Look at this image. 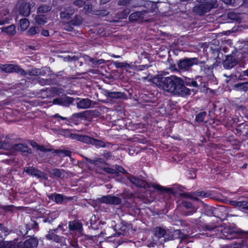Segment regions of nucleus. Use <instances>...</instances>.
<instances>
[{
    "label": "nucleus",
    "instance_id": "nucleus-29",
    "mask_svg": "<svg viewBox=\"0 0 248 248\" xmlns=\"http://www.w3.org/2000/svg\"><path fill=\"white\" fill-rule=\"evenodd\" d=\"M200 3H206L217 7L218 4L217 0H197Z\"/></svg>",
    "mask_w": 248,
    "mask_h": 248
},
{
    "label": "nucleus",
    "instance_id": "nucleus-12",
    "mask_svg": "<svg viewBox=\"0 0 248 248\" xmlns=\"http://www.w3.org/2000/svg\"><path fill=\"white\" fill-rule=\"evenodd\" d=\"M57 229H58L50 230L48 232V233L46 235L47 239L53 240L56 243H61L62 240V237L55 233V232H56Z\"/></svg>",
    "mask_w": 248,
    "mask_h": 248
},
{
    "label": "nucleus",
    "instance_id": "nucleus-27",
    "mask_svg": "<svg viewBox=\"0 0 248 248\" xmlns=\"http://www.w3.org/2000/svg\"><path fill=\"white\" fill-rule=\"evenodd\" d=\"M153 186L159 191H163L164 192L166 193H172L173 189L171 188H164L161 186H160L158 185H154Z\"/></svg>",
    "mask_w": 248,
    "mask_h": 248
},
{
    "label": "nucleus",
    "instance_id": "nucleus-55",
    "mask_svg": "<svg viewBox=\"0 0 248 248\" xmlns=\"http://www.w3.org/2000/svg\"><path fill=\"white\" fill-rule=\"evenodd\" d=\"M109 12L105 10H100L97 12L96 15L105 16L108 15Z\"/></svg>",
    "mask_w": 248,
    "mask_h": 248
},
{
    "label": "nucleus",
    "instance_id": "nucleus-16",
    "mask_svg": "<svg viewBox=\"0 0 248 248\" xmlns=\"http://www.w3.org/2000/svg\"><path fill=\"white\" fill-rule=\"evenodd\" d=\"M91 103L92 101L89 99H83L78 103L77 107L82 108H88L91 106Z\"/></svg>",
    "mask_w": 248,
    "mask_h": 248
},
{
    "label": "nucleus",
    "instance_id": "nucleus-54",
    "mask_svg": "<svg viewBox=\"0 0 248 248\" xmlns=\"http://www.w3.org/2000/svg\"><path fill=\"white\" fill-rule=\"evenodd\" d=\"M84 2L82 0H76L74 2V4L76 6L81 7L84 4Z\"/></svg>",
    "mask_w": 248,
    "mask_h": 248
},
{
    "label": "nucleus",
    "instance_id": "nucleus-26",
    "mask_svg": "<svg viewBox=\"0 0 248 248\" xmlns=\"http://www.w3.org/2000/svg\"><path fill=\"white\" fill-rule=\"evenodd\" d=\"M30 22L26 18H23L20 20V26L22 30H25L29 26Z\"/></svg>",
    "mask_w": 248,
    "mask_h": 248
},
{
    "label": "nucleus",
    "instance_id": "nucleus-18",
    "mask_svg": "<svg viewBox=\"0 0 248 248\" xmlns=\"http://www.w3.org/2000/svg\"><path fill=\"white\" fill-rule=\"evenodd\" d=\"M234 88L239 91L247 92L248 91V82L235 84L234 85Z\"/></svg>",
    "mask_w": 248,
    "mask_h": 248
},
{
    "label": "nucleus",
    "instance_id": "nucleus-41",
    "mask_svg": "<svg viewBox=\"0 0 248 248\" xmlns=\"http://www.w3.org/2000/svg\"><path fill=\"white\" fill-rule=\"evenodd\" d=\"M181 204L186 209H192L193 207L191 202L186 201H182Z\"/></svg>",
    "mask_w": 248,
    "mask_h": 248
},
{
    "label": "nucleus",
    "instance_id": "nucleus-57",
    "mask_svg": "<svg viewBox=\"0 0 248 248\" xmlns=\"http://www.w3.org/2000/svg\"><path fill=\"white\" fill-rule=\"evenodd\" d=\"M38 149L42 152H49V151L53 150V149H46L45 148V147H44L43 146H40V145H39V146H38Z\"/></svg>",
    "mask_w": 248,
    "mask_h": 248
},
{
    "label": "nucleus",
    "instance_id": "nucleus-32",
    "mask_svg": "<svg viewBox=\"0 0 248 248\" xmlns=\"http://www.w3.org/2000/svg\"><path fill=\"white\" fill-rule=\"evenodd\" d=\"M93 138H92L87 136H81L80 138H79V141L82 142L88 143L92 144V140H93Z\"/></svg>",
    "mask_w": 248,
    "mask_h": 248
},
{
    "label": "nucleus",
    "instance_id": "nucleus-44",
    "mask_svg": "<svg viewBox=\"0 0 248 248\" xmlns=\"http://www.w3.org/2000/svg\"><path fill=\"white\" fill-rule=\"evenodd\" d=\"M55 200L57 203H61L63 201V196L61 194L55 195Z\"/></svg>",
    "mask_w": 248,
    "mask_h": 248
},
{
    "label": "nucleus",
    "instance_id": "nucleus-58",
    "mask_svg": "<svg viewBox=\"0 0 248 248\" xmlns=\"http://www.w3.org/2000/svg\"><path fill=\"white\" fill-rule=\"evenodd\" d=\"M91 114V116L92 118L94 117H97L99 116V112L96 110H89Z\"/></svg>",
    "mask_w": 248,
    "mask_h": 248
},
{
    "label": "nucleus",
    "instance_id": "nucleus-23",
    "mask_svg": "<svg viewBox=\"0 0 248 248\" xmlns=\"http://www.w3.org/2000/svg\"><path fill=\"white\" fill-rule=\"evenodd\" d=\"M227 17L229 19L232 20H235L238 22H240L241 19L240 15L233 12H229L227 14Z\"/></svg>",
    "mask_w": 248,
    "mask_h": 248
},
{
    "label": "nucleus",
    "instance_id": "nucleus-38",
    "mask_svg": "<svg viewBox=\"0 0 248 248\" xmlns=\"http://www.w3.org/2000/svg\"><path fill=\"white\" fill-rule=\"evenodd\" d=\"M54 152L57 154L59 153H62L65 156H67L69 157H70L71 155L72 152L68 150H55L54 151Z\"/></svg>",
    "mask_w": 248,
    "mask_h": 248
},
{
    "label": "nucleus",
    "instance_id": "nucleus-9",
    "mask_svg": "<svg viewBox=\"0 0 248 248\" xmlns=\"http://www.w3.org/2000/svg\"><path fill=\"white\" fill-rule=\"evenodd\" d=\"M127 179L137 187H143L144 188L149 187V185L145 181L135 176L130 175L127 177Z\"/></svg>",
    "mask_w": 248,
    "mask_h": 248
},
{
    "label": "nucleus",
    "instance_id": "nucleus-20",
    "mask_svg": "<svg viewBox=\"0 0 248 248\" xmlns=\"http://www.w3.org/2000/svg\"><path fill=\"white\" fill-rule=\"evenodd\" d=\"M0 248H16L12 241H4L0 240Z\"/></svg>",
    "mask_w": 248,
    "mask_h": 248
},
{
    "label": "nucleus",
    "instance_id": "nucleus-4",
    "mask_svg": "<svg viewBox=\"0 0 248 248\" xmlns=\"http://www.w3.org/2000/svg\"><path fill=\"white\" fill-rule=\"evenodd\" d=\"M34 5L33 3H30L21 1L17 2L16 7L20 15L24 16H28L31 14V7H33Z\"/></svg>",
    "mask_w": 248,
    "mask_h": 248
},
{
    "label": "nucleus",
    "instance_id": "nucleus-7",
    "mask_svg": "<svg viewBox=\"0 0 248 248\" xmlns=\"http://www.w3.org/2000/svg\"><path fill=\"white\" fill-rule=\"evenodd\" d=\"M99 202L108 204L117 205L121 203L120 198L110 195L104 196L97 200Z\"/></svg>",
    "mask_w": 248,
    "mask_h": 248
},
{
    "label": "nucleus",
    "instance_id": "nucleus-13",
    "mask_svg": "<svg viewBox=\"0 0 248 248\" xmlns=\"http://www.w3.org/2000/svg\"><path fill=\"white\" fill-rule=\"evenodd\" d=\"M75 13V10L70 7L64 8L63 11L60 12V17L61 18L68 19Z\"/></svg>",
    "mask_w": 248,
    "mask_h": 248
},
{
    "label": "nucleus",
    "instance_id": "nucleus-51",
    "mask_svg": "<svg viewBox=\"0 0 248 248\" xmlns=\"http://www.w3.org/2000/svg\"><path fill=\"white\" fill-rule=\"evenodd\" d=\"M89 110H87L84 111V116L85 119L87 121H90L91 119H92V117L91 115Z\"/></svg>",
    "mask_w": 248,
    "mask_h": 248
},
{
    "label": "nucleus",
    "instance_id": "nucleus-11",
    "mask_svg": "<svg viewBox=\"0 0 248 248\" xmlns=\"http://www.w3.org/2000/svg\"><path fill=\"white\" fill-rule=\"evenodd\" d=\"M37 241L36 239L31 238L25 241L24 243H19L18 248H36Z\"/></svg>",
    "mask_w": 248,
    "mask_h": 248
},
{
    "label": "nucleus",
    "instance_id": "nucleus-25",
    "mask_svg": "<svg viewBox=\"0 0 248 248\" xmlns=\"http://www.w3.org/2000/svg\"><path fill=\"white\" fill-rule=\"evenodd\" d=\"M129 13V9H124L121 12L118 13L116 14V17L118 19H124Z\"/></svg>",
    "mask_w": 248,
    "mask_h": 248
},
{
    "label": "nucleus",
    "instance_id": "nucleus-59",
    "mask_svg": "<svg viewBox=\"0 0 248 248\" xmlns=\"http://www.w3.org/2000/svg\"><path fill=\"white\" fill-rule=\"evenodd\" d=\"M65 59L69 61H76L78 60V57L77 56H74L73 57L68 56V57H66V58H65Z\"/></svg>",
    "mask_w": 248,
    "mask_h": 248
},
{
    "label": "nucleus",
    "instance_id": "nucleus-50",
    "mask_svg": "<svg viewBox=\"0 0 248 248\" xmlns=\"http://www.w3.org/2000/svg\"><path fill=\"white\" fill-rule=\"evenodd\" d=\"M116 67H124L127 68L130 66V65L127 63H123V62H118L116 63Z\"/></svg>",
    "mask_w": 248,
    "mask_h": 248
},
{
    "label": "nucleus",
    "instance_id": "nucleus-28",
    "mask_svg": "<svg viewBox=\"0 0 248 248\" xmlns=\"http://www.w3.org/2000/svg\"><path fill=\"white\" fill-rule=\"evenodd\" d=\"M95 216H93L90 220V224L92 228L93 229H98L101 221L98 222L95 220Z\"/></svg>",
    "mask_w": 248,
    "mask_h": 248
},
{
    "label": "nucleus",
    "instance_id": "nucleus-21",
    "mask_svg": "<svg viewBox=\"0 0 248 248\" xmlns=\"http://www.w3.org/2000/svg\"><path fill=\"white\" fill-rule=\"evenodd\" d=\"M45 16L43 15H37L35 17L36 23L40 25H44L47 22Z\"/></svg>",
    "mask_w": 248,
    "mask_h": 248
},
{
    "label": "nucleus",
    "instance_id": "nucleus-30",
    "mask_svg": "<svg viewBox=\"0 0 248 248\" xmlns=\"http://www.w3.org/2000/svg\"><path fill=\"white\" fill-rule=\"evenodd\" d=\"M51 9V6L49 5H41L38 8V12L39 13H45L48 11H50Z\"/></svg>",
    "mask_w": 248,
    "mask_h": 248
},
{
    "label": "nucleus",
    "instance_id": "nucleus-56",
    "mask_svg": "<svg viewBox=\"0 0 248 248\" xmlns=\"http://www.w3.org/2000/svg\"><path fill=\"white\" fill-rule=\"evenodd\" d=\"M75 117L78 118H84V111L80 113H77L74 115Z\"/></svg>",
    "mask_w": 248,
    "mask_h": 248
},
{
    "label": "nucleus",
    "instance_id": "nucleus-60",
    "mask_svg": "<svg viewBox=\"0 0 248 248\" xmlns=\"http://www.w3.org/2000/svg\"><path fill=\"white\" fill-rule=\"evenodd\" d=\"M50 91L51 93H53L58 94L60 93L59 89L56 87L51 88Z\"/></svg>",
    "mask_w": 248,
    "mask_h": 248
},
{
    "label": "nucleus",
    "instance_id": "nucleus-42",
    "mask_svg": "<svg viewBox=\"0 0 248 248\" xmlns=\"http://www.w3.org/2000/svg\"><path fill=\"white\" fill-rule=\"evenodd\" d=\"M69 228L71 230H78L80 229V226L79 224H75L73 222L69 223Z\"/></svg>",
    "mask_w": 248,
    "mask_h": 248
},
{
    "label": "nucleus",
    "instance_id": "nucleus-5",
    "mask_svg": "<svg viewBox=\"0 0 248 248\" xmlns=\"http://www.w3.org/2000/svg\"><path fill=\"white\" fill-rule=\"evenodd\" d=\"M0 69L1 71L5 73L16 72L21 75H26L27 73L24 70L20 68L17 65L14 64H2L0 66Z\"/></svg>",
    "mask_w": 248,
    "mask_h": 248
},
{
    "label": "nucleus",
    "instance_id": "nucleus-3",
    "mask_svg": "<svg viewBox=\"0 0 248 248\" xmlns=\"http://www.w3.org/2000/svg\"><path fill=\"white\" fill-rule=\"evenodd\" d=\"M217 7L201 3L197 4L193 8V12L198 16H203L210 12L212 9L217 8Z\"/></svg>",
    "mask_w": 248,
    "mask_h": 248
},
{
    "label": "nucleus",
    "instance_id": "nucleus-2",
    "mask_svg": "<svg viewBox=\"0 0 248 248\" xmlns=\"http://www.w3.org/2000/svg\"><path fill=\"white\" fill-rule=\"evenodd\" d=\"M154 235L155 237L157 239L160 244H163L167 240L173 239V235H177L178 237V240L180 243L186 241L189 236L187 235L181 233L180 230H175L174 234L172 235V237L168 236V234L166 233L165 230L161 227H156L154 231Z\"/></svg>",
    "mask_w": 248,
    "mask_h": 248
},
{
    "label": "nucleus",
    "instance_id": "nucleus-8",
    "mask_svg": "<svg viewBox=\"0 0 248 248\" xmlns=\"http://www.w3.org/2000/svg\"><path fill=\"white\" fill-rule=\"evenodd\" d=\"M24 171L30 175L34 176L37 178H43L46 180L47 179L46 174L34 167H30L25 168Z\"/></svg>",
    "mask_w": 248,
    "mask_h": 248
},
{
    "label": "nucleus",
    "instance_id": "nucleus-62",
    "mask_svg": "<svg viewBox=\"0 0 248 248\" xmlns=\"http://www.w3.org/2000/svg\"><path fill=\"white\" fill-rule=\"evenodd\" d=\"M80 135L75 134H71L70 137L74 139H76L78 140L79 141V138H80Z\"/></svg>",
    "mask_w": 248,
    "mask_h": 248
},
{
    "label": "nucleus",
    "instance_id": "nucleus-35",
    "mask_svg": "<svg viewBox=\"0 0 248 248\" xmlns=\"http://www.w3.org/2000/svg\"><path fill=\"white\" fill-rule=\"evenodd\" d=\"M41 70L39 69H32L29 71L28 74L30 76H38L41 74Z\"/></svg>",
    "mask_w": 248,
    "mask_h": 248
},
{
    "label": "nucleus",
    "instance_id": "nucleus-45",
    "mask_svg": "<svg viewBox=\"0 0 248 248\" xmlns=\"http://www.w3.org/2000/svg\"><path fill=\"white\" fill-rule=\"evenodd\" d=\"M103 170L108 173L109 174H115L116 173L117 170H115V169H111L109 168H104L103 169Z\"/></svg>",
    "mask_w": 248,
    "mask_h": 248
},
{
    "label": "nucleus",
    "instance_id": "nucleus-22",
    "mask_svg": "<svg viewBox=\"0 0 248 248\" xmlns=\"http://www.w3.org/2000/svg\"><path fill=\"white\" fill-rule=\"evenodd\" d=\"M74 99L72 97L67 96H63L61 97V105L68 106L70 104L72 103Z\"/></svg>",
    "mask_w": 248,
    "mask_h": 248
},
{
    "label": "nucleus",
    "instance_id": "nucleus-61",
    "mask_svg": "<svg viewBox=\"0 0 248 248\" xmlns=\"http://www.w3.org/2000/svg\"><path fill=\"white\" fill-rule=\"evenodd\" d=\"M92 5L91 4H87L85 5L84 9L87 12H91L92 11Z\"/></svg>",
    "mask_w": 248,
    "mask_h": 248
},
{
    "label": "nucleus",
    "instance_id": "nucleus-36",
    "mask_svg": "<svg viewBox=\"0 0 248 248\" xmlns=\"http://www.w3.org/2000/svg\"><path fill=\"white\" fill-rule=\"evenodd\" d=\"M40 29L38 27H32L28 31L29 35H32L39 33Z\"/></svg>",
    "mask_w": 248,
    "mask_h": 248
},
{
    "label": "nucleus",
    "instance_id": "nucleus-10",
    "mask_svg": "<svg viewBox=\"0 0 248 248\" xmlns=\"http://www.w3.org/2000/svg\"><path fill=\"white\" fill-rule=\"evenodd\" d=\"M237 63V61L232 56H227L223 62L224 67L228 69L232 68Z\"/></svg>",
    "mask_w": 248,
    "mask_h": 248
},
{
    "label": "nucleus",
    "instance_id": "nucleus-14",
    "mask_svg": "<svg viewBox=\"0 0 248 248\" xmlns=\"http://www.w3.org/2000/svg\"><path fill=\"white\" fill-rule=\"evenodd\" d=\"M146 13H147L146 11L134 12L129 16V19L132 21H135L140 19H142L143 15Z\"/></svg>",
    "mask_w": 248,
    "mask_h": 248
},
{
    "label": "nucleus",
    "instance_id": "nucleus-24",
    "mask_svg": "<svg viewBox=\"0 0 248 248\" xmlns=\"http://www.w3.org/2000/svg\"><path fill=\"white\" fill-rule=\"evenodd\" d=\"M230 203L231 205L235 206H238V207H243V208L246 209L248 210V206L245 207L247 204V202L245 201L243 202H236V201H230Z\"/></svg>",
    "mask_w": 248,
    "mask_h": 248
},
{
    "label": "nucleus",
    "instance_id": "nucleus-52",
    "mask_svg": "<svg viewBox=\"0 0 248 248\" xmlns=\"http://www.w3.org/2000/svg\"><path fill=\"white\" fill-rule=\"evenodd\" d=\"M180 196L183 197L184 198H189L190 199H191V197H192V195H194V193H180Z\"/></svg>",
    "mask_w": 248,
    "mask_h": 248
},
{
    "label": "nucleus",
    "instance_id": "nucleus-15",
    "mask_svg": "<svg viewBox=\"0 0 248 248\" xmlns=\"http://www.w3.org/2000/svg\"><path fill=\"white\" fill-rule=\"evenodd\" d=\"M13 150L19 151L22 152H27L29 154H31V150L28 148V147L22 143L16 144L13 145Z\"/></svg>",
    "mask_w": 248,
    "mask_h": 248
},
{
    "label": "nucleus",
    "instance_id": "nucleus-33",
    "mask_svg": "<svg viewBox=\"0 0 248 248\" xmlns=\"http://www.w3.org/2000/svg\"><path fill=\"white\" fill-rule=\"evenodd\" d=\"M107 94L108 97L112 98H120L123 95L121 92H108Z\"/></svg>",
    "mask_w": 248,
    "mask_h": 248
},
{
    "label": "nucleus",
    "instance_id": "nucleus-19",
    "mask_svg": "<svg viewBox=\"0 0 248 248\" xmlns=\"http://www.w3.org/2000/svg\"><path fill=\"white\" fill-rule=\"evenodd\" d=\"M83 19L81 16L79 15H76L74 18L70 21L72 25L79 26L82 23Z\"/></svg>",
    "mask_w": 248,
    "mask_h": 248
},
{
    "label": "nucleus",
    "instance_id": "nucleus-64",
    "mask_svg": "<svg viewBox=\"0 0 248 248\" xmlns=\"http://www.w3.org/2000/svg\"><path fill=\"white\" fill-rule=\"evenodd\" d=\"M53 103L61 105V97L54 99L53 101Z\"/></svg>",
    "mask_w": 248,
    "mask_h": 248
},
{
    "label": "nucleus",
    "instance_id": "nucleus-1",
    "mask_svg": "<svg viewBox=\"0 0 248 248\" xmlns=\"http://www.w3.org/2000/svg\"><path fill=\"white\" fill-rule=\"evenodd\" d=\"M153 82L174 95L185 96L190 94L191 90L185 86L184 81L181 78L176 76L163 77L158 76L153 78Z\"/></svg>",
    "mask_w": 248,
    "mask_h": 248
},
{
    "label": "nucleus",
    "instance_id": "nucleus-39",
    "mask_svg": "<svg viewBox=\"0 0 248 248\" xmlns=\"http://www.w3.org/2000/svg\"><path fill=\"white\" fill-rule=\"evenodd\" d=\"M72 25L70 21L65 22L63 24V29L68 31H71L73 30V28L72 27Z\"/></svg>",
    "mask_w": 248,
    "mask_h": 248
},
{
    "label": "nucleus",
    "instance_id": "nucleus-43",
    "mask_svg": "<svg viewBox=\"0 0 248 248\" xmlns=\"http://www.w3.org/2000/svg\"><path fill=\"white\" fill-rule=\"evenodd\" d=\"M194 195L195 196L208 197L210 195V194L207 192H205L204 191H198L194 192Z\"/></svg>",
    "mask_w": 248,
    "mask_h": 248
},
{
    "label": "nucleus",
    "instance_id": "nucleus-46",
    "mask_svg": "<svg viewBox=\"0 0 248 248\" xmlns=\"http://www.w3.org/2000/svg\"><path fill=\"white\" fill-rule=\"evenodd\" d=\"M131 0H119L118 5L120 6H126L129 4Z\"/></svg>",
    "mask_w": 248,
    "mask_h": 248
},
{
    "label": "nucleus",
    "instance_id": "nucleus-31",
    "mask_svg": "<svg viewBox=\"0 0 248 248\" xmlns=\"http://www.w3.org/2000/svg\"><path fill=\"white\" fill-rule=\"evenodd\" d=\"M92 144L99 147H105L106 146V144L104 141L95 139H93V140H92Z\"/></svg>",
    "mask_w": 248,
    "mask_h": 248
},
{
    "label": "nucleus",
    "instance_id": "nucleus-63",
    "mask_svg": "<svg viewBox=\"0 0 248 248\" xmlns=\"http://www.w3.org/2000/svg\"><path fill=\"white\" fill-rule=\"evenodd\" d=\"M94 164H98V163H104V160L102 158H98L96 160H93Z\"/></svg>",
    "mask_w": 248,
    "mask_h": 248
},
{
    "label": "nucleus",
    "instance_id": "nucleus-53",
    "mask_svg": "<svg viewBox=\"0 0 248 248\" xmlns=\"http://www.w3.org/2000/svg\"><path fill=\"white\" fill-rule=\"evenodd\" d=\"M209 70V68L206 66H201V75H205L207 74V71Z\"/></svg>",
    "mask_w": 248,
    "mask_h": 248
},
{
    "label": "nucleus",
    "instance_id": "nucleus-37",
    "mask_svg": "<svg viewBox=\"0 0 248 248\" xmlns=\"http://www.w3.org/2000/svg\"><path fill=\"white\" fill-rule=\"evenodd\" d=\"M27 228L29 229L38 228V223L34 220H31L30 222L27 225Z\"/></svg>",
    "mask_w": 248,
    "mask_h": 248
},
{
    "label": "nucleus",
    "instance_id": "nucleus-47",
    "mask_svg": "<svg viewBox=\"0 0 248 248\" xmlns=\"http://www.w3.org/2000/svg\"><path fill=\"white\" fill-rule=\"evenodd\" d=\"M52 172L53 174L57 177H60L62 175L61 170L57 169L52 170Z\"/></svg>",
    "mask_w": 248,
    "mask_h": 248
},
{
    "label": "nucleus",
    "instance_id": "nucleus-17",
    "mask_svg": "<svg viewBox=\"0 0 248 248\" xmlns=\"http://www.w3.org/2000/svg\"><path fill=\"white\" fill-rule=\"evenodd\" d=\"M1 31L2 32L11 35L15 34L16 32V27L14 25H11L8 27L3 28Z\"/></svg>",
    "mask_w": 248,
    "mask_h": 248
},
{
    "label": "nucleus",
    "instance_id": "nucleus-48",
    "mask_svg": "<svg viewBox=\"0 0 248 248\" xmlns=\"http://www.w3.org/2000/svg\"><path fill=\"white\" fill-rule=\"evenodd\" d=\"M115 170H117L116 173H118L119 172L127 173V172L125 170L123 167L119 166H116Z\"/></svg>",
    "mask_w": 248,
    "mask_h": 248
},
{
    "label": "nucleus",
    "instance_id": "nucleus-40",
    "mask_svg": "<svg viewBox=\"0 0 248 248\" xmlns=\"http://www.w3.org/2000/svg\"><path fill=\"white\" fill-rule=\"evenodd\" d=\"M2 149L13 150V145H11L8 142L3 141H2Z\"/></svg>",
    "mask_w": 248,
    "mask_h": 248
},
{
    "label": "nucleus",
    "instance_id": "nucleus-49",
    "mask_svg": "<svg viewBox=\"0 0 248 248\" xmlns=\"http://www.w3.org/2000/svg\"><path fill=\"white\" fill-rule=\"evenodd\" d=\"M0 231L5 233V235H6L7 233L9 232V229L7 227L4 226L3 224L0 223Z\"/></svg>",
    "mask_w": 248,
    "mask_h": 248
},
{
    "label": "nucleus",
    "instance_id": "nucleus-34",
    "mask_svg": "<svg viewBox=\"0 0 248 248\" xmlns=\"http://www.w3.org/2000/svg\"><path fill=\"white\" fill-rule=\"evenodd\" d=\"M206 116V112L203 111L199 113L196 117V120L198 122H202L204 121V119Z\"/></svg>",
    "mask_w": 248,
    "mask_h": 248
},
{
    "label": "nucleus",
    "instance_id": "nucleus-6",
    "mask_svg": "<svg viewBox=\"0 0 248 248\" xmlns=\"http://www.w3.org/2000/svg\"><path fill=\"white\" fill-rule=\"evenodd\" d=\"M199 60L196 58H186L180 60L178 63L179 69L184 70H188L194 64H197Z\"/></svg>",
    "mask_w": 248,
    "mask_h": 248
}]
</instances>
